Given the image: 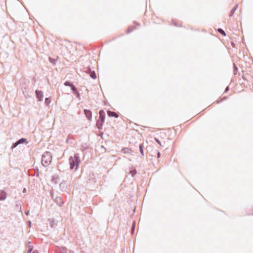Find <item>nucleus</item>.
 <instances>
[{
	"label": "nucleus",
	"instance_id": "1",
	"mask_svg": "<svg viewBox=\"0 0 253 253\" xmlns=\"http://www.w3.org/2000/svg\"><path fill=\"white\" fill-rule=\"evenodd\" d=\"M69 163L70 165V169H73L76 167L75 170L78 169L80 163V159L79 154H75L74 157L71 156L69 158Z\"/></svg>",
	"mask_w": 253,
	"mask_h": 253
},
{
	"label": "nucleus",
	"instance_id": "2",
	"mask_svg": "<svg viewBox=\"0 0 253 253\" xmlns=\"http://www.w3.org/2000/svg\"><path fill=\"white\" fill-rule=\"evenodd\" d=\"M52 155L50 152L46 151L44 152L42 158V164L44 167L48 166L51 162Z\"/></svg>",
	"mask_w": 253,
	"mask_h": 253
},
{
	"label": "nucleus",
	"instance_id": "3",
	"mask_svg": "<svg viewBox=\"0 0 253 253\" xmlns=\"http://www.w3.org/2000/svg\"><path fill=\"white\" fill-rule=\"evenodd\" d=\"M99 119L97 120L96 122V126L98 129H101L105 121V113L104 110H101L99 111Z\"/></svg>",
	"mask_w": 253,
	"mask_h": 253
},
{
	"label": "nucleus",
	"instance_id": "4",
	"mask_svg": "<svg viewBox=\"0 0 253 253\" xmlns=\"http://www.w3.org/2000/svg\"><path fill=\"white\" fill-rule=\"evenodd\" d=\"M35 93L39 101H42L43 98V92L41 90H36Z\"/></svg>",
	"mask_w": 253,
	"mask_h": 253
},
{
	"label": "nucleus",
	"instance_id": "5",
	"mask_svg": "<svg viewBox=\"0 0 253 253\" xmlns=\"http://www.w3.org/2000/svg\"><path fill=\"white\" fill-rule=\"evenodd\" d=\"M84 113L87 118V119L89 121L91 120L92 118V113L89 110L84 109Z\"/></svg>",
	"mask_w": 253,
	"mask_h": 253
},
{
	"label": "nucleus",
	"instance_id": "6",
	"mask_svg": "<svg viewBox=\"0 0 253 253\" xmlns=\"http://www.w3.org/2000/svg\"><path fill=\"white\" fill-rule=\"evenodd\" d=\"M6 193L3 190H0V200L3 201L6 199Z\"/></svg>",
	"mask_w": 253,
	"mask_h": 253
},
{
	"label": "nucleus",
	"instance_id": "7",
	"mask_svg": "<svg viewBox=\"0 0 253 253\" xmlns=\"http://www.w3.org/2000/svg\"><path fill=\"white\" fill-rule=\"evenodd\" d=\"M107 113L109 117H115L116 118L119 117V115L116 112L110 110L108 111Z\"/></svg>",
	"mask_w": 253,
	"mask_h": 253
},
{
	"label": "nucleus",
	"instance_id": "8",
	"mask_svg": "<svg viewBox=\"0 0 253 253\" xmlns=\"http://www.w3.org/2000/svg\"><path fill=\"white\" fill-rule=\"evenodd\" d=\"M55 202L58 205H59L60 207L62 206V205L63 204L62 199L60 197H56L55 199Z\"/></svg>",
	"mask_w": 253,
	"mask_h": 253
},
{
	"label": "nucleus",
	"instance_id": "9",
	"mask_svg": "<svg viewBox=\"0 0 253 253\" xmlns=\"http://www.w3.org/2000/svg\"><path fill=\"white\" fill-rule=\"evenodd\" d=\"M58 253H67V249L65 247L59 248L57 251Z\"/></svg>",
	"mask_w": 253,
	"mask_h": 253
},
{
	"label": "nucleus",
	"instance_id": "10",
	"mask_svg": "<svg viewBox=\"0 0 253 253\" xmlns=\"http://www.w3.org/2000/svg\"><path fill=\"white\" fill-rule=\"evenodd\" d=\"M59 186H60V188L62 191H65L67 187V184L65 181L61 182Z\"/></svg>",
	"mask_w": 253,
	"mask_h": 253
},
{
	"label": "nucleus",
	"instance_id": "11",
	"mask_svg": "<svg viewBox=\"0 0 253 253\" xmlns=\"http://www.w3.org/2000/svg\"><path fill=\"white\" fill-rule=\"evenodd\" d=\"M238 6V4H236V5L231 9L229 13V16L231 17L233 15L235 11L237 10Z\"/></svg>",
	"mask_w": 253,
	"mask_h": 253
},
{
	"label": "nucleus",
	"instance_id": "12",
	"mask_svg": "<svg viewBox=\"0 0 253 253\" xmlns=\"http://www.w3.org/2000/svg\"><path fill=\"white\" fill-rule=\"evenodd\" d=\"M17 141V142H18L19 145L21 144H23L24 143H25L26 144L28 143V142L27 141V139L26 138H20V139H19Z\"/></svg>",
	"mask_w": 253,
	"mask_h": 253
},
{
	"label": "nucleus",
	"instance_id": "13",
	"mask_svg": "<svg viewBox=\"0 0 253 253\" xmlns=\"http://www.w3.org/2000/svg\"><path fill=\"white\" fill-rule=\"evenodd\" d=\"M131 151V150L128 148H124L122 149V152L125 154L130 153Z\"/></svg>",
	"mask_w": 253,
	"mask_h": 253
},
{
	"label": "nucleus",
	"instance_id": "14",
	"mask_svg": "<svg viewBox=\"0 0 253 253\" xmlns=\"http://www.w3.org/2000/svg\"><path fill=\"white\" fill-rule=\"evenodd\" d=\"M139 151L141 154L142 156H144V152H143V144H140L139 146Z\"/></svg>",
	"mask_w": 253,
	"mask_h": 253
},
{
	"label": "nucleus",
	"instance_id": "15",
	"mask_svg": "<svg viewBox=\"0 0 253 253\" xmlns=\"http://www.w3.org/2000/svg\"><path fill=\"white\" fill-rule=\"evenodd\" d=\"M90 77L93 79H96V74L95 73L94 71H91L90 74Z\"/></svg>",
	"mask_w": 253,
	"mask_h": 253
},
{
	"label": "nucleus",
	"instance_id": "16",
	"mask_svg": "<svg viewBox=\"0 0 253 253\" xmlns=\"http://www.w3.org/2000/svg\"><path fill=\"white\" fill-rule=\"evenodd\" d=\"M217 31L220 34H221V35H222L223 36H225L226 35V33H225V31L223 30H222V29H221V28L218 29Z\"/></svg>",
	"mask_w": 253,
	"mask_h": 253
},
{
	"label": "nucleus",
	"instance_id": "17",
	"mask_svg": "<svg viewBox=\"0 0 253 253\" xmlns=\"http://www.w3.org/2000/svg\"><path fill=\"white\" fill-rule=\"evenodd\" d=\"M49 61L50 63H51L52 64H55V63H56V60L54 59V58H52L51 57H49Z\"/></svg>",
	"mask_w": 253,
	"mask_h": 253
},
{
	"label": "nucleus",
	"instance_id": "18",
	"mask_svg": "<svg viewBox=\"0 0 253 253\" xmlns=\"http://www.w3.org/2000/svg\"><path fill=\"white\" fill-rule=\"evenodd\" d=\"M51 102V99L49 98H46L45 99V104H46L47 105H48L49 103Z\"/></svg>",
	"mask_w": 253,
	"mask_h": 253
},
{
	"label": "nucleus",
	"instance_id": "19",
	"mask_svg": "<svg viewBox=\"0 0 253 253\" xmlns=\"http://www.w3.org/2000/svg\"><path fill=\"white\" fill-rule=\"evenodd\" d=\"M234 66V74L236 75L238 71V68L235 64H233Z\"/></svg>",
	"mask_w": 253,
	"mask_h": 253
},
{
	"label": "nucleus",
	"instance_id": "20",
	"mask_svg": "<svg viewBox=\"0 0 253 253\" xmlns=\"http://www.w3.org/2000/svg\"><path fill=\"white\" fill-rule=\"evenodd\" d=\"M70 87H71V89L73 91H75V92H77V91H78L76 87L73 84H72Z\"/></svg>",
	"mask_w": 253,
	"mask_h": 253
},
{
	"label": "nucleus",
	"instance_id": "21",
	"mask_svg": "<svg viewBox=\"0 0 253 253\" xmlns=\"http://www.w3.org/2000/svg\"><path fill=\"white\" fill-rule=\"evenodd\" d=\"M73 84L72 83H70L68 81H66L65 83H64V85L65 86H71V85L72 84Z\"/></svg>",
	"mask_w": 253,
	"mask_h": 253
},
{
	"label": "nucleus",
	"instance_id": "22",
	"mask_svg": "<svg viewBox=\"0 0 253 253\" xmlns=\"http://www.w3.org/2000/svg\"><path fill=\"white\" fill-rule=\"evenodd\" d=\"M135 28L134 27H128V29H127V33H130L131 32L133 29H134Z\"/></svg>",
	"mask_w": 253,
	"mask_h": 253
},
{
	"label": "nucleus",
	"instance_id": "23",
	"mask_svg": "<svg viewBox=\"0 0 253 253\" xmlns=\"http://www.w3.org/2000/svg\"><path fill=\"white\" fill-rule=\"evenodd\" d=\"M18 143L17 142V141H16V142H15L14 143H13L12 145V149H14L15 148V147H16L18 145Z\"/></svg>",
	"mask_w": 253,
	"mask_h": 253
},
{
	"label": "nucleus",
	"instance_id": "24",
	"mask_svg": "<svg viewBox=\"0 0 253 253\" xmlns=\"http://www.w3.org/2000/svg\"><path fill=\"white\" fill-rule=\"evenodd\" d=\"M91 71H91V69H90V68L88 67V68H87V69H86V71H85V72H86L87 73H89V74H90V73Z\"/></svg>",
	"mask_w": 253,
	"mask_h": 253
},
{
	"label": "nucleus",
	"instance_id": "25",
	"mask_svg": "<svg viewBox=\"0 0 253 253\" xmlns=\"http://www.w3.org/2000/svg\"><path fill=\"white\" fill-rule=\"evenodd\" d=\"M32 250H33V247H30L29 249H28L27 253H31L32 252Z\"/></svg>",
	"mask_w": 253,
	"mask_h": 253
},
{
	"label": "nucleus",
	"instance_id": "26",
	"mask_svg": "<svg viewBox=\"0 0 253 253\" xmlns=\"http://www.w3.org/2000/svg\"><path fill=\"white\" fill-rule=\"evenodd\" d=\"M155 141H156L158 143H159L160 145H161V142H160V140H159L158 138H155Z\"/></svg>",
	"mask_w": 253,
	"mask_h": 253
},
{
	"label": "nucleus",
	"instance_id": "27",
	"mask_svg": "<svg viewBox=\"0 0 253 253\" xmlns=\"http://www.w3.org/2000/svg\"><path fill=\"white\" fill-rule=\"evenodd\" d=\"M29 213H30L29 211H25V213L27 215H28L29 214Z\"/></svg>",
	"mask_w": 253,
	"mask_h": 253
},
{
	"label": "nucleus",
	"instance_id": "28",
	"mask_svg": "<svg viewBox=\"0 0 253 253\" xmlns=\"http://www.w3.org/2000/svg\"><path fill=\"white\" fill-rule=\"evenodd\" d=\"M160 156H161L160 153L159 152H157V157L159 158L160 157Z\"/></svg>",
	"mask_w": 253,
	"mask_h": 253
},
{
	"label": "nucleus",
	"instance_id": "29",
	"mask_svg": "<svg viewBox=\"0 0 253 253\" xmlns=\"http://www.w3.org/2000/svg\"><path fill=\"white\" fill-rule=\"evenodd\" d=\"M228 90H229V87L227 86L225 88V92H227Z\"/></svg>",
	"mask_w": 253,
	"mask_h": 253
},
{
	"label": "nucleus",
	"instance_id": "30",
	"mask_svg": "<svg viewBox=\"0 0 253 253\" xmlns=\"http://www.w3.org/2000/svg\"><path fill=\"white\" fill-rule=\"evenodd\" d=\"M76 93H77V97H79L80 96V93L79 92L77 91V92H76Z\"/></svg>",
	"mask_w": 253,
	"mask_h": 253
},
{
	"label": "nucleus",
	"instance_id": "31",
	"mask_svg": "<svg viewBox=\"0 0 253 253\" xmlns=\"http://www.w3.org/2000/svg\"><path fill=\"white\" fill-rule=\"evenodd\" d=\"M33 253H39L37 250H35L34 251H33Z\"/></svg>",
	"mask_w": 253,
	"mask_h": 253
},
{
	"label": "nucleus",
	"instance_id": "32",
	"mask_svg": "<svg viewBox=\"0 0 253 253\" xmlns=\"http://www.w3.org/2000/svg\"><path fill=\"white\" fill-rule=\"evenodd\" d=\"M26 189H25V188H24V189H23V193H25V192H26Z\"/></svg>",
	"mask_w": 253,
	"mask_h": 253
},
{
	"label": "nucleus",
	"instance_id": "33",
	"mask_svg": "<svg viewBox=\"0 0 253 253\" xmlns=\"http://www.w3.org/2000/svg\"><path fill=\"white\" fill-rule=\"evenodd\" d=\"M69 253H74V251H70Z\"/></svg>",
	"mask_w": 253,
	"mask_h": 253
}]
</instances>
